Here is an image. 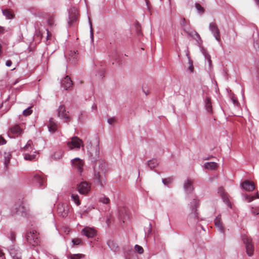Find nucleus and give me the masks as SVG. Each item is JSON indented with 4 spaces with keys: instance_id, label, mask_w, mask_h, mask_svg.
Wrapping results in <instances>:
<instances>
[{
    "instance_id": "f257e3e1",
    "label": "nucleus",
    "mask_w": 259,
    "mask_h": 259,
    "mask_svg": "<svg viewBox=\"0 0 259 259\" xmlns=\"http://www.w3.org/2000/svg\"><path fill=\"white\" fill-rule=\"evenodd\" d=\"M106 164L103 161H97L94 167V179L101 186L105 184V174Z\"/></svg>"
},
{
    "instance_id": "f03ea898",
    "label": "nucleus",
    "mask_w": 259,
    "mask_h": 259,
    "mask_svg": "<svg viewBox=\"0 0 259 259\" xmlns=\"http://www.w3.org/2000/svg\"><path fill=\"white\" fill-rule=\"evenodd\" d=\"M27 242L32 246H36L40 243L39 234L35 230H31L26 235Z\"/></svg>"
},
{
    "instance_id": "7ed1b4c3",
    "label": "nucleus",
    "mask_w": 259,
    "mask_h": 259,
    "mask_svg": "<svg viewBox=\"0 0 259 259\" xmlns=\"http://www.w3.org/2000/svg\"><path fill=\"white\" fill-rule=\"evenodd\" d=\"M67 146L70 150L74 149L78 150L81 147L82 148L84 147L82 140L76 136L72 137L70 141L67 142Z\"/></svg>"
},
{
    "instance_id": "20e7f679",
    "label": "nucleus",
    "mask_w": 259,
    "mask_h": 259,
    "mask_svg": "<svg viewBox=\"0 0 259 259\" xmlns=\"http://www.w3.org/2000/svg\"><path fill=\"white\" fill-rule=\"evenodd\" d=\"M242 240L245 244L247 254L250 256H252L254 252V247L251 238L248 236L244 235L242 236Z\"/></svg>"
},
{
    "instance_id": "39448f33",
    "label": "nucleus",
    "mask_w": 259,
    "mask_h": 259,
    "mask_svg": "<svg viewBox=\"0 0 259 259\" xmlns=\"http://www.w3.org/2000/svg\"><path fill=\"white\" fill-rule=\"evenodd\" d=\"M71 163L72 167L75 169L79 174H81L82 172L83 169V167L84 165V162L83 160L79 158H75L71 160Z\"/></svg>"
},
{
    "instance_id": "423d86ee",
    "label": "nucleus",
    "mask_w": 259,
    "mask_h": 259,
    "mask_svg": "<svg viewBox=\"0 0 259 259\" xmlns=\"http://www.w3.org/2000/svg\"><path fill=\"white\" fill-rule=\"evenodd\" d=\"M58 116L62 119H63L65 122L70 121L71 118L68 115V112L66 111L64 105H60L58 109Z\"/></svg>"
},
{
    "instance_id": "0eeeda50",
    "label": "nucleus",
    "mask_w": 259,
    "mask_h": 259,
    "mask_svg": "<svg viewBox=\"0 0 259 259\" xmlns=\"http://www.w3.org/2000/svg\"><path fill=\"white\" fill-rule=\"evenodd\" d=\"M180 24L183 30L186 32L189 35H190L192 37H193L195 39H196V38L195 37V36L197 38H200V36L197 32H196L195 31H189V27L187 24V22L186 21L185 18H183V19L181 21Z\"/></svg>"
},
{
    "instance_id": "6e6552de",
    "label": "nucleus",
    "mask_w": 259,
    "mask_h": 259,
    "mask_svg": "<svg viewBox=\"0 0 259 259\" xmlns=\"http://www.w3.org/2000/svg\"><path fill=\"white\" fill-rule=\"evenodd\" d=\"M70 209V206L66 203L59 204L57 207V212L60 216L63 218L67 216L69 210Z\"/></svg>"
},
{
    "instance_id": "1a4fd4ad",
    "label": "nucleus",
    "mask_w": 259,
    "mask_h": 259,
    "mask_svg": "<svg viewBox=\"0 0 259 259\" xmlns=\"http://www.w3.org/2000/svg\"><path fill=\"white\" fill-rule=\"evenodd\" d=\"M218 193L221 196L223 201L229 207L232 208V204L230 200V196L226 192L223 188L220 187L219 188Z\"/></svg>"
},
{
    "instance_id": "9d476101",
    "label": "nucleus",
    "mask_w": 259,
    "mask_h": 259,
    "mask_svg": "<svg viewBox=\"0 0 259 259\" xmlns=\"http://www.w3.org/2000/svg\"><path fill=\"white\" fill-rule=\"evenodd\" d=\"M78 191L81 194H87L91 188V184L87 182H82L78 186Z\"/></svg>"
},
{
    "instance_id": "9b49d317",
    "label": "nucleus",
    "mask_w": 259,
    "mask_h": 259,
    "mask_svg": "<svg viewBox=\"0 0 259 259\" xmlns=\"http://www.w3.org/2000/svg\"><path fill=\"white\" fill-rule=\"evenodd\" d=\"M209 29L213 33L215 39L218 41H221V37L219 29L217 25L215 23H210L209 26Z\"/></svg>"
},
{
    "instance_id": "f8f14e48",
    "label": "nucleus",
    "mask_w": 259,
    "mask_h": 259,
    "mask_svg": "<svg viewBox=\"0 0 259 259\" xmlns=\"http://www.w3.org/2000/svg\"><path fill=\"white\" fill-rule=\"evenodd\" d=\"M119 214L120 219L123 220V222L124 223L125 220H128L130 218V212L127 208L122 207L119 209Z\"/></svg>"
},
{
    "instance_id": "ddd939ff",
    "label": "nucleus",
    "mask_w": 259,
    "mask_h": 259,
    "mask_svg": "<svg viewBox=\"0 0 259 259\" xmlns=\"http://www.w3.org/2000/svg\"><path fill=\"white\" fill-rule=\"evenodd\" d=\"M242 188L247 191H252L255 189V185L252 181L245 180L242 183Z\"/></svg>"
},
{
    "instance_id": "4468645a",
    "label": "nucleus",
    "mask_w": 259,
    "mask_h": 259,
    "mask_svg": "<svg viewBox=\"0 0 259 259\" xmlns=\"http://www.w3.org/2000/svg\"><path fill=\"white\" fill-rule=\"evenodd\" d=\"M191 203L194 205V208H193L192 212L190 214V219L195 220H198V213L196 208L198 206V201L196 199H194Z\"/></svg>"
},
{
    "instance_id": "2eb2a0df",
    "label": "nucleus",
    "mask_w": 259,
    "mask_h": 259,
    "mask_svg": "<svg viewBox=\"0 0 259 259\" xmlns=\"http://www.w3.org/2000/svg\"><path fill=\"white\" fill-rule=\"evenodd\" d=\"M61 84L62 87L67 90L72 87L73 83L71 78L68 76H66L64 79L62 80Z\"/></svg>"
},
{
    "instance_id": "dca6fc26",
    "label": "nucleus",
    "mask_w": 259,
    "mask_h": 259,
    "mask_svg": "<svg viewBox=\"0 0 259 259\" xmlns=\"http://www.w3.org/2000/svg\"><path fill=\"white\" fill-rule=\"evenodd\" d=\"M82 232L88 238L93 237L96 233L94 229L90 227H85L82 230Z\"/></svg>"
},
{
    "instance_id": "f3484780",
    "label": "nucleus",
    "mask_w": 259,
    "mask_h": 259,
    "mask_svg": "<svg viewBox=\"0 0 259 259\" xmlns=\"http://www.w3.org/2000/svg\"><path fill=\"white\" fill-rule=\"evenodd\" d=\"M24 209L25 207L22 202L20 201L15 205L16 213L18 214H22L24 212Z\"/></svg>"
},
{
    "instance_id": "a211bd4d",
    "label": "nucleus",
    "mask_w": 259,
    "mask_h": 259,
    "mask_svg": "<svg viewBox=\"0 0 259 259\" xmlns=\"http://www.w3.org/2000/svg\"><path fill=\"white\" fill-rule=\"evenodd\" d=\"M214 224L217 228L219 229L220 231L222 232L224 231V227L223 226L222 222L221 221V215H218L216 217L214 220Z\"/></svg>"
},
{
    "instance_id": "6ab92c4d",
    "label": "nucleus",
    "mask_w": 259,
    "mask_h": 259,
    "mask_svg": "<svg viewBox=\"0 0 259 259\" xmlns=\"http://www.w3.org/2000/svg\"><path fill=\"white\" fill-rule=\"evenodd\" d=\"M48 128L50 132H55L57 128V125L53 118H51L49 121Z\"/></svg>"
},
{
    "instance_id": "aec40b11",
    "label": "nucleus",
    "mask_w": 259,
    "mask_h": 259,
    "mask_svg": "<svg viewBox=\"0 0 259 259\" xmlns=\"http://www.w3.org/2000/svg\"><path fill=\"white\" fill-rule=\"evenodd\" d=\"M205 169L209 170H215L218 167V164L214 162H206L204 165Z\"/></svg>"
},
{
    "instance_id": "412c9836",
    "label": "nucleus",
    "mask_w": 259,
    "mask_h": 259,
    "mask_svg": "<svg viewBox=\"0 0 259 259\" xmlns=\"http://www.w3.org/2000/svg\"><path fill=\"white\" fill-rule=\"evenodd\" d=\"M193 182L191 180H188L184 184L185 190L189 193H190L193 190Z\"/></svg>"
},
{
    "instance_id": "4be33fe9",
    "label": "nucleus",
    "mask_w": 259,
    "mask_h": 259,
    "mask_svg": "<svg viewBox=\"0 0 259 259\" xmlns=\"http://www.w3.org/2000/svg\"><path fill=\"white\" fill-rule=\"evenodd\" d=\"M3 14L9 19H13L14 17V14L13 12L9 9L3 10Z\"/></svg>"
},
{
    "instance_id": "5701e85b",
    "label": "nucleus",
    "mask_w": 259,
    "mask_h": 259,
    "mask_svg": "<svg viewBox=\"0 0 259 259\" xmlns=\"http://www.w3.org/2000/svg\"><path fill=\"white\" fill-rule=\"evenodd\" d=\"M10 132L14 135H18L21 134V130L18 125H15L10 129Z\"/></svg>"
},
{
    "instance_id": "b1692460",
    "label": "nucleus",
    "mask_w": 259,
    "mask_h": 259,
    "mask_svg": "<svg viewBox=\"0 0 259 259\" xmlns=\"http://www.w3.org/2000/svg\"><path fill=\"white\" fill-rule=\"evenodd\" d=\"M12 158L11 154L10 153H4V158H5V167L7 168L9 163L10 161V160Z\"/></svg>"
},
{
    "instance_id": "393cba45",
    "label": "nucleus",
    "mask_w": 259,
    "mask_h": 259,
    "mask_svg": "<svg viewBox=\"0 0 259 259\" xmlns=\"http://www.w3.org/2000/svg\"><path fill=\"white\" fill-rule=\"evenodd\" d=\"M158 164V163L156 159H152L148 162V165L151 169L156 167Z\"/></svg>"
},
{
    "instance_id": "a878e982",
    "label": "nucleus",
    "mask_w": 259,
    "mask_h": 259,
    "mask_svg": "<svg viewBox=\"0 0 259 259\" xmlns=\"http://www.w3.org/2000/svg\"><path fill=\"white\" fill-rule=\"evenodd\" d=\"M35 181L38 183L39 186H43L45 183V179L39 175H36L34 177Z\"/></svg>"
},
{
    "instance_id": "bb28decb",
    "label": "nucleus",
    "mask_w": 259,
    "mask_h": 259,
    "mask_svg": "<svg viewBox=\"0 0 259 259\" xmlns=\"http://www.w3.org/2000/svg\"><path fill=\"white\" fill-rule=\"evenodd\" d=\"M205 107L208 112H212V106L210 99L209 97H207L205 99Z\"/></svg>"
},
{
    "instance_id": "cd10ccee",
    "label": "nucleus",
    "mask_w": 259,
    "mask_h": 259,
    "mask_svg": "<svg viewBox=\"0 0 259 259\" xmlns=\"http://www.w3.org/2000/svg\"><path fill=\"white\" fill-rule=\"evenodd\" d=\"M245 199L246 201H247L248 202H250L253 200L255 198H258L259 199V194L258 192L256 193L255 195L254 196H251L247 194L244 195Z\"/></svg>"
},
{
    "instance_id": "c85d7f7f",
    "label": "nucleus",
    "mask_w": 259,
    "mask_h": 259,
    "mask_svg": "<svg viewBox=\"0 0 259 259\" xmlns=\"http://www.w3.org/2000/svg\"><path fill=\"white\" fill-rule=\"evenodd\" d=\"M74 14L73 15H70L68 23L70 25H71L74 22H75L78 18L77 14L76 13V10H74Z\"/></svg>"
},
{
    "instance_id": "c756f323",
    "label": "nucleus",
    "mask_w": 259,
    "mask_h": 259,
    "mask_svg": "<svg viewBox=\"0 0 259 259\" xmlns=\"http://www.w3.org/2000/svg\"><path fill=\"white\" fill-rule=\"evenodd\" d=\"M90 153H91V154L92 155V156H98L99 154V145L97 144L95 146V147L94 149H91Z\"/></svg>"
},
{
    "instance_id": "7c9ffc66",
    "label": "nucleus",
    "mask_w": 259,
    "mask_h": 259,
    "mask_svg": "<svg viewBox=\"0 0 259 259\" xmlns=\"http://www.w3.org/2000/svg\"><path fill=\"white\" fill-rule=\"evenodd\" d=\"M71 197L72 200L74 202V203L77 205H79L80 204V200L79 199V197L76 194H72Z\"/></svg>"
},
{
    "instance_id": "2f4dec72",
    "label": "nucleus",
    "mask_w": 259,
    "mask_h": 259,
    "mask_svg": "<svg viewBox=\"0 0 259 259\" xmlns=\"http://www.w3.org/2000/svg\"><path fill=\"white\" fill-rule=\"evenodd\" d=\"M62 152L60 151L55 152L53 155V157L55 159H60L62 156Z\"/></svg>"
},
{
    "instance_id": "473e14b6",
    "label": "nucleus",
    "mask_w": 259,
    "mask_h": 259,
    "mask_svg": "<svg viewBox=\"0 0 259 259\" xmlns=\"http://www.w3.org/2000/svg\"><path fill=\"white\" fill-rule=\"evenodd\" d=\"M55 23V18L54 16H50L48 19V23L50 26H53Z\"/></svg>"
},
{
    "instance_id": "72a5a7b5",
    "label": "nucleus",
    "mask_w": 259,
    "mask_h": 259,
    "mask_svg": "<svg viewBox=\"0 0 259 259\" xmlns=\"http://www.w3.org/2000/svg\"><path fill=\"white\" fill-rule=\"evenodd\" d=\"M84 256L82 254H71L70 256V259H80Z\"/></svg>"
},
{
    "instance_id": "f704fd0d",
    "label": "nucleus",
    "mask_w": 259,
    "mask_h": 259,
    "mask_svg": "<svg viewBox=\"0 0 259 259\" xmlns=\"http://www.w3.org/2000/svg\"><path fill=\"white\" fill-rule=\"evenodd\" d=\"M35 158V155H30L29 154H25L24 158L26 160L31 161Z\"/></svg>"
},
{
    "instance_id": "c9c22d12",
    "label": "nucleus",
    "mask_w": 259,
    "mask_h": 259,
    "mask_svg": "<svg viewBox=\"0 0 259 259\" xmlns=\"http://www.w3.org/2000/svg\"><path fill=\"white\" fill-rule=\"evenodd\" d=\"M135 250L140 254H142L144 252V249L142 247L139 245H136L135 246Z\"/></svg>"
},
{
    "instance_id": "e433bc0d",
    "label": "nucleus",
    "mask_w": 259,
    "mask_h": 259,
    "mask_svg": "<svg viewBox=\"0 0 259 259\" xmlns=\"http://www.w3.org/2000/svg\"><path fill=\"white\" fill-rule=\"evenodd\" d=\"M31 107H29L23 111V115L25 116L30 115L32 110L31 109Z\"/></svg>"
},
{
    "instance_id": "4c0bfd02",
    "label": "nucleus",
    "mask_w": 259,
    "mask_h": 259,
    "mask_svg": "<svg viewBox=\"0 0 259 259\" xmlns=\"http://www.w3.org/2000/svg\"><path fill=\"white\" fill-rule=\"evenodd\" d=\"M99 201L104 204H108L110 200L108 197H102L100 198Z\"/></svg>"
},
{
    "instance_id": "58836bf2",
    "label": "nucleus",
    "mask_w": 259,
    "mask_h": 259,
    "mask_svg": "<svg viewBox=\"0 0 259 259\" xmlns=\"http://www.w3.org/2000/svg\"><path fill=\"white\" fill-rule=\"evenodd\" d=\"M73 245H80L82 244V240L80 238H75L73 239L72 241Z\"/></svg>"
},
{
    "instance_id": "ea45409f",
    "label": "nucleus",
    "mask_w": 259,
    "mask_h": 259,
    "mask_svg": "<svg viewBox=\"0 0 259 259\" xmlns=\"http://www.w3.org/2000/svg\"><path fill=\"white\" fill-rule=\"evenodd\" d=\"M172 180L173 179L171 178H168L166 179H163L162 182L164 185H167L168 184L172 182Z\"/></svg>"
},
{
    "instance_id": "a19ab883",
    "label": "nucleus",
    "mask_w": 259,
    "mask_h": 259,
    "mask_svg": "<svg viewBox=\"0 0 259 259\" xmlns=\"http://www.w3.org/2000/svg\"><path fill=\"white\" fill-rule=\"evenodd\" d=\"M32 144V142L31 140H29L27 142V144L23 147H22L24 150H27L29 149V147H31V145Z\"/></svg>"
},
{
    "instance_id": "79ce46f5",
    "label": "nucleus",
    "mask_w": 259,
    "mask_h": 259,
    "mask_svg": "<svg viewBox=\"0 0 259 259\" xmlns=\"http://www.w3.org/2000/svg\"><path fill=\"white\" fill-rule=\"evenodd\" d=\"M13 252H11V254L12 256L13 259H21L20 253H17L14 255H13Z\"/></svg>"
},
{
    "instance_id": "37998d69",
    "label": "nucleus",
    "mask_w": 259,
    "mask_h": 259,
    "mask_svg": "<svg viewBox=\"0 0 259 259\" xmlns=\"http://www.w3.org/2000/svg\"><path fill=\"white\" fill-rule=\"evenodd\" d=\"M251 212L253 214H259V208H254L252 207L251 208Z\"/></svg>"
},
{
    "instance_id": "c03bdc74",
    "label": "nucleus",
    "mask_w": 259,
    "mask_h": 259,
    "mask_svg": "<svg viewBox=\"0 0 259 259\" xmlns=\"http://www.w3.org/2000/svg\"><path fill=\"white\" fill-rule=\"evenodd\" d=\"M69 56L71 57L74 59L77 58V55L75 51H70Z\"/></svg>"
},
{
    "instance_id": "a18cd8bd",
    "label": "nucleus",
    "mask_w": 259,
    "mask_h": 259,
    "mask_svg": "<svg viewBox=\"0 0 259 259\" xmlns=\"http://www.w3.org/2000/svg\"><path fill=\"white\" fill-rule=\"evenodd\" d=\"M189 70L191 72H192L194 70V67L193 66V62L190 59H189Z\"/></svg>"
},
{
    "instance_id": "49530a36",
    "label": "nucleus",
    "mask_w": 259,
    "mask_h": 259,
    "mask_svg": "<svg viewBox=\"0 0 259 259\" xmlns=\"http://www.w3.org/2000/svg\"><path fill=\"white\" fill-rule=\"evenodd\" d=\"M195 7H196V8L197 9V10L199 12H203L204 11L203 8L198 3L196 4Z\"/></svg>"
},
{
    "instance_id": "de8ad7c7",
    "label": "nucleus",
    "mask_w": 259,
    "mask_h": 259,
    "mask_svg": "<svg viewBox=\"0 0 259 259\" xmlns=\"http://www.w3.org/2000/svg\"><path fill=\"white\" fill-rule=\"evenodd\" d=\"M116 121V119L114 117H112V118H110L109 119H108V122L109 123V124H113V123H114Z\"/></svg>"
},
{
    "instance_id": "09e8293b",
    "label": "nucleus",
    "mask_w": 259,
    "mask_h": 259,
    "mask_svg": "<svg viewBox=\"0 0 259 259\" xmlns=\"http://www.w3.org/2000/svg\"><path fill=\"white\" fill-rule=\"evenodd\" d=\"M231 99H232V101L234 105H237L238 104V102L236 98H235L234 97H232Z\"/></svg>"
},
{
    "instance_id": "8fccbe9b",
    "label": "nucleus",
    "mask_w": 259,
    "mask_h": 259,
    "mask_svg": "<svg viewBox=\"0 0 259 259\" xmlns=\"http://www.w3.org/2000/svg\"><path fill=\"white\" fill-rule=\"evenodd\" d=\"M6 141L4 139V138L1 136L0 137V145H4V144H6Z\"/></svg>"
},
{
    "instance_id": "3c124183",
    "label": "nucleus",
    "mask_w": 259,
    "mask_h": 259,
    "mask_svg": "<svg viewBox=\"0 0 259 259\" xmlns=\"http://www.w3.org/2000/svg\"><path fill=\"white\" fill-rule=\"evenodd\" d=\"M205 56H206L207 59L208 60L210 65H211V60L210 59V56L209 54H206Z\"/></svg>"
},
{
    "instance_id": "603ef678",
    "label": "nucleus",
    "mask_w": 259,
    "mask_h": 259,
    "mask_svg": "<svg viewBox=\"0 0 259 259\" xmlns=\"http://www.w3.org/2000/svg\"><path fill=\"white\" fill-rule=\"evenodd\" d=\"M12 62L11 60H7L6 61V64L8 67H10L12 65Z\"/></svg>"
},
{
    "instance_id": "864d4df0",
    "label": "nucleus",
    "mask_w": 259,
    "mask_h": 259,
    "mask_svg": "<svg viewBox=\"0 0 259 259\" xmlns=\"http://www.w3.org/2000/svg\"><path fill=\"white\" fill-rule=\"evenodd\" d=\"M90 25H91V35H92V37H93V30L92 26V24H91V23H90Z\"/></svg>"
},
{
    "instance_id": "5fc2aeb1",
    "label": "nucleus",
    "mask_w": 259,
    "mask_h": 259,
    "mask_svg": "<svg viewBox=\"0 0 259 259\" xmlns=\"http://www.w3.org/2000/svg\"><path fill=\"white\" fill-rule=\"evenodd\" d=\"M4 28L3 27L0 26V33H3L4 32Z\"/></svg>"
},
{
    "instance_id": "6e6d98bb",
    "label": "nucleus",
    "mask_w": 259,
    "mask_h": 259,
    "mask_svg": "<svg viewBox=\"0 0 259 259\" xmlns=\"http://www.w3.org/2000/svg\"><path fill=\"white\" fill-rule=\"evenodd\" d=\"M4 255V252L2 251L1 249H0V257H2Z\"/></svg>"
},
{
    "instance_id": "4d7b16f0",
    "label": "nucleus",
    "mask_w": 259,
    "mask_h": 259,
    "mask_svg": "<svg viewBox=\"0 0 259 259\" xmlns=\"http://www.w3.org/2000/svg\"><path fill=\"white\" fill-rule=\"evenodd\" d=\"M145 1L146 3V4H147V6H149V0H145Z\"/></svg>"
},
{
    "instance_id": "13d9d810",
    "label": "nucleus",
    "mask_w": 259,
    "mask_h": 259,
    "mask_svg": "<svg viewBox=\"0 0 259 259\" xmlns=\"http://www.w3.org/2000/svg\"><path fill=\"white\" fill-rule=\"evenodd\" d=\"M257 5H259V0H254Z\"/></svg>"
},
{
    "instance_id": "bf43d9fd",
    "label": "nucleus",
    "mask_w": 259,
    "mask_h": 259,
    "mask_svg": "<svg viewBox=\"0 0 259 259\" xmlns=\"http://www.w3.org/2000/svg\"><path fill=\"white\" fill-rule=\"evenodd\" d=\"M49 36H50V35H49V31H48V39L49 38Z\"/></svg>"
},
{
    "instance_id": "052dcab7",
    "label": "nucleus",
    "mask_w": 259,
    "mask_h": 259,
    "mask_svg": "<svg viewBox=\"0 0 259 259\" xmlns=\"http://www.w3.org/2000/svg\"><path fill=\"white\" fill-rule=\"evenodd\" d=\"M137 31H138V33H140V30H139L138 28H137Z\"/></svg>"
},
{
    "instance_id": "680f3d73",
    "label": "nucleus",
    "mask_w": 259,
    "mask_h": 259,
    "mask_svg": "<svg viewBox=\"0 0 259 259\" xmlns=\"http://www.w3.org/2000/svg\"><path fill=\"white\" fill-rule=\"evenodd\" d=\"M17 82V81L15 82L14 84H16Z\"/></svg>"
}]
</instances>
